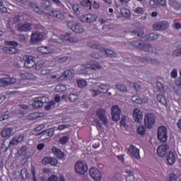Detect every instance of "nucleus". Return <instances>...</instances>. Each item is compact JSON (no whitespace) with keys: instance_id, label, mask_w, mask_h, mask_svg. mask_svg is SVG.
Instances as JSON below:
<instances>
[{"instance_id":"1","label":"nucleus","mask_w":181,"mask_h":181,"mask_svg":"<svg viewBox=\"0 0 181 181\" xmlns=\"http://www.w3.org/2000/svg\"><path fill=\"white\" fill-rule=\"evenodd\" d=\"M16 78L17 80L12 78H4L0 79V87H6V86H9V84H15V83H17L21 85L18 88H22L23 86H26V80L33 78V75L31 74H20L17 76Z\"/></svg>"},{"instance_id":"2","label":"nucleus","mask_w":181,"mask_h":181,"mask_svg":"<svg viewBox=\"0 0 181 181\" xmlns=\"http://www.w3.org/2000/svg\"><path fill=\"white\" fill-rule=\"evenodd\" d=\"M28 19V16L25 14L24 16H19L14 18V22H20L18 24V29L21 32H28L32 29V24L30 23H23V21H26Z\"/></svg>"},{"instance_id":"3","label":"nucleus","mask_w":181,"mask_h":181,"mask_svg":"<svg viewBox=\"0 0 181 181\" xmlns=\"http://www.w3.org/2000/svg\"><path fill=\"white\" fill-rule=\"evenodd\" d=\"M98 88V90H96L95 89L90 90V93L93 97H97V95H98L100 93L105 94L108 93V91H110V88L109 85H106V84H101V85L94 84L93 88Z\"/></svg>"},{"instance_id":"4","label":"nucleus","mask_w":181,"mask_h":181,"mask_svg":"<svg viewBox=\"0 0 181 181\" xmlns=\"http://www.w3.org/2000/svg\"><path fill=\"white\" fill-rule=\"evenodd\" d=\"M5 45L6 46H13V47H4L3 48V52H4V53H8V54H15L16 53H18V48L16 47H18V42H15V41H6L5 42Z\"/></svg>"},{"instance_id":"5","label":"nucleus","mask_w":181,"mask_h":181,"mask_svg":"<svg viewBox=\"0 0 181 181\" xmlns=\"http://www.w3.org/2000/svg\"><path fill=\"white\" fill-rule=\"evenodd\" d=\"M155 122H156V116L153 115V113H147L144 116V124L146 128L151 129V128H153L155 125Z\"/></svg>"},{"instance_id":"6","label":"nucleus","mask_w":181,"mask_h":181,"mask_svg":"<svg viewBox=\"0 0 181 181\" xmlns=\"http://www.w3.org/2000/svg\"><path fill=\"white\" fill-rule=\"evenodd\" d=\"M49 40L52 43H59V44L63 43L65 40H66L67 42H76L73 40V38H71V37L69 34H66L65 36L62 35L61 37H57V35H52V39Z\"/></svg>"},{"instance_id":"7","label":"nucleus","mask_w":181,"mask_h":181,"mask_svg":"<svg viewBox=\"0 0 181 181\" xmlns=\"http://www.w3.org/2000/svg\"><path fill=\"white\" fill-rule=\"evenodd\" d=\"M87 170H88V168L86 163L83 161H78L76 163L75 172H76L78 175H86Z\"/></svg>"},{"instance_id":"8","label":"nucleus","mask_w":181,"mask_h":181,"mask_svg":"<svg viewBox=\"0 0 181 181\" xmlns=\"http://www.w3.org/2000/svg\"><path fill=\"white\" fill-rule=\"evenodd\" d=\"M45 39H46V33L36 31L32 34L30 42L31 43H39V42H42V40H45Z\"/></svg>"},{"instance_id":"9","label":"nucleus","mask_w":181,"mask_h":181,"mask_svg":"<svg viewBox=\"0 0 181 181\" xmlns=\"http://www.w3.org/2000/svg\"><path fill=\"white\" fill-rule=\"evenodd\" d=\"M157 136L160 142H166L168 141V129L164 126L159 127Z\"/></svg>"},{"instance_id":"10","label":"nucleus","mask_w":181,"mask_h":181,"mask_svg":"<svg viewBox=\"0 0 181 181\" xmlns=\"http://www.w3.org/2000/svg\"><path fill=\"white\" fill-rule=\"evenodd\" d=\"M132 118L136 124H141L144 120V113L139 108H134L132 112Z\"/></svg>"},{"instance_id":"11","label":"nucleus","mask_w":181,"mask_h":181,"mask_svg":"<svg viewBox=\"0 0 181 181\" xmlns=\"http://www.w3.org/2000/svg\"><path fill=\"white\" fill-rule=\"evenodd\" d=\"M111 115L112 121H119L121 119V109L119 106L115 105L111 107Z\"/></svg>"},{"instance_id":"12","label":"nucleus","mask_w":181,"mask_h":181,"mask_svg":"<svg viewBox=\"0 0 181 181\" xmlns=\"http://www.w3.org/2000/svg\"><path fill=\"white\" fill-rule=\"evenodd\" d=\"M89 173L90 176L92 177V179H93V180L101 181V179H103L101 172H100V170L96 168H90Z\"/></svg>"},{"instance_id":"13","label":"nucleus","mask_w":181,"mask_h":181,"mask_svg":"<svg viewBox=\"0 0 181 181\" xmlns=\"http://www.w3.org/2000/svg\"><path fill=\"white\" fill-rule=\"evenodd\" d=\"M68 28H69V29H71V30H73V32H74L75 33H81L84 31L83 25H80L79 23H76L73 22L68 23Z\"/></svg>"},{"instance_id":"14","label":"nucleus","mask_w":181,"mask_h":181,"mask_svg":"<svg viewBox=\"0 0 181 181\" xmlns=\"http://www.w3.org/2000/svg\"><path fill=\"white\" fill-rule=\"evenodd\" d=\"M81 21L85 23H93L97 21V15L95 14H88L83 15L81 16Z\"/></svg>"},{"instance_id":"15","label":"nucleus","mask_w":181,"mask_h":181,"mask_svg":"<svg viewBox=\"0 0 181 181\" xmlns=\"http://www.w3.org/2000/svg\"><path fill=\"white\" fill-rule=\"evenodd\" d=\"M47 98L42 97V98H35L33 100L32 105L34 108H41L43 107V103H46Z\"/></svg>"},{"instance_id":"16","label":"nucleus","mask_w":181,"mask_h":181,"mask_svg":"<svg viewBox=\"0 0 181 181\" xmlns=\"http://www.w3.org/2000/svg\"><path fill=\"white\" fill-rule=\"evenodd\" d=\"M168 151H169V145L163 144L157 148V155L159 158H164L165 155L168 153Z\"/></svg>"},{"instance_id":"17","label":"nucleus","mask_w":181,"mask_h":181,"mask_svg":"<svg viewBox=\"0 0 181 181\" xmlns=\"http://www.w3.org/2000/svg\"><path fill=\"white\" fill-rule=\"evenodd\" d=\"M165 162L169 166L175 165V163L176 162V153L172 151L168 152L165 156Z\"/></svg>"},{"instance_id":"18","label":"nucleus","mask_w":181,"mask_h":181,"mask_svg":"<svg viewBox=\"0 0 181 181\" xmlns=\"http://www.w3.org/2000/svg\"><path fill=\"white\" fill-rule=\"evenodd\" d=\"M100 67L101 66H100V64H98V62H95L91 64L84 65L83 66V69H81L80 74H85V73H87V71H88L87 70H90V69L91 70H97V69H100ZM84 69H86V70Z\"/></svg>"},{"instance_id":"19","label":"nucleus","mask_w":181,"mask_h":181,"mask_svg":"<svg viewBox=\"0 0 181 181\" xmlns=\"http://www.w3.org/2000/svg\"><path fill=\"white\" fill-rule=\"evenodd\" d=\"M43 165H51V166H57L59 165V160L53 157H45L42 160Z\"/></svg>"},{"instance_id":"20","label":"nucleus","mask_w":181,"mask_h":181,"mask_svg":"<svg viewBox=\"0 0 181 181\" xmlns=\"http://www.w3.org/2000/svg\"><path fill=\"white\" fill-rule=\"evenodd\" d=\"M96 115L98 117V118L100 119V121L103 122L105 125H107L108 124V119H107V115L105 114V110L104 109H98L96 111Z\"/></svg>"},{"instance_id":"21","label":"nucleus","mask_w":181,"mask_h":181,"mask_svg":"<svg viewBox=\"0 0 181 181\" xmlns=\"http://www.w3.org/2000/svg\"><path fill=\"white\" fill-rule=\"evenodd\" d=\"M74 77V71L73 70H66L62 75L58 78V80L63 81V80H71Z\"/></svg>"},{"instance_id":"22","label":"nucleus","mask_w":181,"mask_h":181,"mask_svg":"<svg viewBox=\"0 0 181 181\" xmlns=\"http://www.w3.org/2000/svg\"><path fill=\"white\" fill-rule=\"evenodd\" d=\"M134 47H138V49H141L142 50H145V52H152V45L149 44H141L138 42H135L133 44Z\"/></svg>"},{"instance_id":"23","label":"nucleus","mask_w":181,"mask_h":181,"mask_svg":"<svg viewBox=\"0 0 181 181\" xmlns=\"http://www.w3.org/2000/svg\"><path fill=\"white\" fill-rule=\"evenodd\" d=\"M37 50L38 52H40V53H43L45 54H50V53H53V52H54V48H53V47L50 45H47L39 47L37 48Z\"/></svg>"},{"instance_id":"24","label":"nucleus","mask_w":181,"mask_h":181,"mask_svg":"<svg viewBox=\"0 0 181 181\" xmlns=\"http://www.w3.org/2000/svg\"><path fill=\"white\" fill-rule=\"evenodd\" d=\"M24 60H25L24 65L28 69H31V67H33V66H35V59L32 56H25L24 57Z\"/></svg>"},{"instance_id":"25","label":"nucleus","mask_w":181,"mask_h":181,"mask_svg":"<svg viewBox=\"0 0 181 181\" xmlns=\"http://www.w3.org/2000/svg\"><path fill=\"white\" fill-rule=\"evenodd\" d=\"M127 151L132 155V156H134V158H136V159H139V150L138 148H136V146L131 145Z\"/></svg>"},{"instance_id":"26","label":"nucleus","mask_w":181,"mask_h":181,"mask_svg":"<svg viewBox=\"0 0 181 181\" xmlns=\"http://www.w3.org/2000/svg\"><path fill=\"white\" fill-rule=\"evenodd\" d=\"M52 152L53 155H54V156H56V158L58 159H64V153L63 151H62V150L57 148V147H53L52 148Z\"/></svg>"},{"instance_id":"27","label":"nucleus","mask_w":181,"mask_h":181,"mask_svg":"<svg viewBox=\"0 0 181 181\" xmlns=\"http://www.w3.org/2000/svg\"><path fill=\"white\" fill-rule=\"evenodd\" d=\"M54 131L53 129H49V132H43L40 134L41 141H45V139H49V138L53 136Z\"/></svg>"},{"instance_id":"28","label":"nucleus","mask_w":181,"mask_h":181,"mask_svg":"<svg viewBox=\"0 0 181 181\" xmlns=\"http://www.w3.org/2000/svg\"><path fill=\"white\" fill-rule=\"evenodd\" d=\"M56 103H60V95H55L54 100L49 102L45 106V110H50L52 107L56 105Z\"/></svg>"},{"instance_id":"29","label":"nucleus","mask_w":181,"mask_h":181,"mask_svg":"<svg viewBox=\"0 0 181 181\" xmlns=\"http://www.w3.org/2000/svg\"><path fill=\"white\" fill-rule=\"evenodd\" d=\"M120 15L124 19H129L131 18V11H129V9L123 7L120 9Z\"/></svg>"},{"instance_id":"30","label":"nucleus","mask_w":181,"mask_h":181,"mask_svg":"<svg viewBox=\"0 0 181 181\" xmlns=\"http://www.w3.org/2000/svg\"><path fill=\"white\" fill-rule=\"evenodd\" d=\"M159 36L156 33H150L142 37V40H156Z\"/></svg>"},{"instance_id":"31","label":"nucleus","mask_w":181,"mask_h":181,"mask_svg":"<svg viewBox=\"0 0 181 181\" xmlns=\"http://www.w3.org/2000/svg\"><path fill=\"white\" fill-rule=\"evenodd\" d=\"M12 134V129L11 128H6L2 130L1 135L3 138H6L8 136H11Z\"/></svg>"},{"instance_id":"32","label":"nucleus","mask_w":181,"mask_h":181,"mask_svg":"<svg viewBox=\"0 0 181 181\" xmlns=\"http://www.w3.org/2000/svg\"><path fill=\"white\" fill-rule=\"evenodd\" d=\"M116 88H117V90L122 93H127L128 91L127 87H125V86L122 83H117Z\"/></svg>"},{"instance_id":"33","label":"nucleus","mask_w":181,"mask_h":181,"mask_svg":"<svg viewBox=\"0 0 181 181\" xmlns=\"http://www.w3.org/2000/svg\"><path fill=\"white\" fill-rule=\"evenodd\" d=\"M156 98L157 101L160 103V104H162V105H166V99L162 95H157Z\"/></svg>"},{"instance_id":"34","label":"nucleus","mask_w":181,"mask_h":181,"mask_svg":"<svg viewBox=\"0 0 181 181\" xmlns=\"http://www.w3.org/2000/svg\"><path fill=\"white\" fill-rule=\"evenodd\" d=\"M22 141H23V134H20L17 139L13 138L11 141V144H12L13 145H16V144L22 142Z\"/></svg>"},{"instance_id":"35","label":"nucleus","mask_w":181,"mask_h":181,"mask_svg":"<svg viewBox=\"0 0 181 181\" xmlns=\"http://www.w3.org/2000/svg\"><path fill=\"white\" fill-rule=\"evenodd\" d=\"M126 172L127 173H129V175L126 177V181H135V177L134 176V173H132L129 170H126Z\"/></svg>"},{"instance_id":"36","label":"nucleus","mask_w":181,"mask_h":181,"mask_svg":"<svg viewBox=\"0 0 181 181\" xmlns=\"http://www.w3.org/2000/svg\"><path fill=\"white\" fill-rule=\"evenodd\" d=\"M70 138L68 136H64L59 139V144H60L61 145H66V144H67Z\"/></svg>"},{"instance_id":"37","label":"nucleus","mask_w":181,"mask_h":181,"mask_svg":"<svg viewBox=\"0 0 181 181\" xmlns=\"http://www.w3.org/2000/svg\"><path fill=\"white\" fill-rule=\"evenodd\" d=\"M18 153L21 156H28V148L26 146L21 148L18 150Z\"/></svg>"},{"instance_id":"38","label":"nucleus","mask_w":181,"mask_h":181,"mask_svg":"<svg viewBox=\"0 0 181 181\" xmlns=\"http://www.w3.org/2000/svg\"><path fill=\"white\" fill-rule=\"evenodd\" d=\"M40 117V114L38 112H34L31 113L28 115V119H31V121H33V119H37Z\"/></svg>"},{"instance_id":"39","label":"nucleus","mask_w":181,"mask_h":181,"mask_svg":"<svg viewBox=\"0 0 181 181\" xmlns=\"http://www.w3.org/2000/svg\"><path fill=\"white\" fill-rule=\"evenodd\" d=\"M52 16H55L56 18H58V19H64V16L63 14L60 13V12L57 11H53L51 14Z\"/></svg>"},{"instance_id":"40","label":"nucleus","mask_w":181,"mask_h":181,"mask_svg":"<svg viewBox=\"0 0 181 181\" xmlns=\"http://www.w3.org/2000/svg\"><path fill=\"white\" fill-rule=\"evenodd\" d=\"M77 84L80 88H84V87H86L87 86V81H86L83 79H78Z\"/></svg>"},{"instance_id":"41","label":"nucleus","mask_w":181,"mask_h":181,"mask_svg":"<svg viewBox=\"0 0 181 181\" xmlns=\"http://www.w3.org/2000/svg\"><path fill=\"white\" fill-rule=\"evenodd\" d=\"M66 90H67V88L64 85H58L55 88L57 93H62V91H66Z\"/></svg>"},{"instance_id":"42","label":"nucleus","mask_w":181,"mask_h":181,"mask_svg":"<svg viewBox=\"0 0 181 181\" xmlns=\"http://www.w3.org/2000/svg\"><path fill=\"white\" fill-rule=\"evenodd\" d=\"M160 23L161 30H166V29L169 28V22L168 21H162V22H160Z\"/></svg>"},{"instance_id":"43","label":"nucleus","mask_w":181,"mask_h":181,"mask_svg":"<svg viewBox=\"0 0 181 181\" xmlns=\"http://www.w3.org/2000/svg\"><path fill=\"white\" fill-rule=\"evenodd\" d=\"M137 132L139 135H145V132H146V129L144 126H139L137 129Z\"/></svg>"},{"instance_id":"44","label":"nucleus","mask_w":181,"mask_h":181,"mask_svg":"<svg viewBox=\"0 0 181 181\" xmlns=\"http://www.w3.org/2000/svg\"><path fill=\"white\" fill-rule=\"evenodd\" d=\"M68 98L71 103H74V101L77 100L78 97L77 95L72 93L68 95Z\"/></svg>"},{"instance_id":"45","label":"nucleus","mask_w":181,"mask_h":181,"mask_svg":"<svg viewBox=\"0 0 181 181\" xmlns=\"http://www.w3.org/2000/svg\"><path fill=\"white\" fill-rule=\"evenodd\" d=\"M132 100L136 104H142V98L139 96H133L132 97Z\"/></svg>"},{"instance_id":"46","label":"nucleus","mask_w":181,"mask_h":181,"mask_svg":"<svg viewBox=\"0 0 181 181\" xmlns=\"http://www.w3.org/2000/svg\"><path fill=\"white\" fill-rule=\"evenodd\" d=\"M21 176L23 179H26L29 177V173H28V170H26L25 168L21 170Z\"/></svg>"},{"instance_id":"47","label":"nucleus","mask_w":181,"mask_h":181,"mask_svg":"<svg viewBox=\"0 0 181 181\" xmlns=\"http://www.w3.org/2000/svg\"><path fill=\"white\" fill-rule=\"evenodd\" d=\"M82 6H86V8H91V1L90 0H83L81 1Z\"/></svg>"},{"instance_id":"48","label":"nucleus","mask_w":181,"mask_h":181,"mask_svg":"<svg viewBox=\"0 0 181 181\" xmlns=\"http://www.w3.org/2000/svg\"><path fill=\"white\" fill-rule=\"evenodd\" d=\"M177 176L175 174L171 173L170 174L168 181H177Z\"/></svg>"},{"instance_id":"49","label":"nucleus","mask_w":181,"mask_h":181,"mask_svg":"<svg viewBox=\"0 0 181 181\" xmlns=\"http://www.w3.org/2000/svg\"><path fill=\"white\" fill-rule=\"evenodd\" d=\"M103 52H105V53L107 55V56H114V54H115V52H114V51L111 50V49H105L104 48H103Z\"/></svg>"},{"instance_id":"50","label":"nucleus","mask_w":181,"mask_h":181,"mask_svg":"<svg viewBox=\"0 0 181 181\" xmlns=\"http://www.w3.org/2000/svg\"><path fill=\"white\" fill-rule=\"evenodd\" d=\"M153 28L154 29V30H161L160 22L155 23L153 25Z\"/></svg>"},{"instance_id":"51","label":"nucleus","mask_w":181,"mask_h":181,"mask_svg":"<svg viewBox=\"0 0 181 181\" xmlns=\"http://www.w3.org/2000/svg\"><path fill=\"white\" fill-rule=\"evenodd\" d=\"M149 4H150V6L151 8H153L154 9H156V8H158V2H156V1L151 0Z\"/></svg>"},{"instance_id":"52","label":"nucleus","mask_w":181,"mask_h":181,"mask_svg":"<svg viewBox=\"0 0 181 181\" xmlns=\"http://www.w3.org/2000/svg\"><path fill=\"white\" fill-rule=\"evenodd\" d=\"M143 11L144 8H142V7H136L133 11V12H134V13H136L137 15H139V13H141Z\"/></svg>"},{"instance_id":"53","label":"nucleus","mask_w":181,"mask_h":181,"mask_svg":"<svg viewBox=\"0 0 181 181\" xmlns=\"http://www.w3.org/2000/svg\"><path fill=\"white\" fill-rule=\"evenodd\" d=\"M57 180H59V177H58L57 175H51V176L48 178V180H47V181H57Z\"/></svg>"},{"instance_id":"54","label":"nucleus","mask_w":181,"mask_h":181,"mask_svg":"<svg viewBox=\"0 0 181 181\" xmlns=\"http://www.w3.org/2000/svg\"><path fill=\"white\" fill-rule=\"evenodd\" d=\"M41 74L42 76H47V74H50V69H42L41 71Z\"/></svg>"},{"instance_id":"55","label":"nucleus","mask_w":181,"mask_h":181,"mask_svg":"<svg viewBox=\"0 0 181 181\" xmlns=\"http://www.w3.org/2000/svg\"><path fill=\"white\" fill-rule=\"evenodd\" d=\"M171 77L173 78H176L177 77V69H173L171 71Z\"/></svg>"},{"instance_id":"56","label":"nucleus","mask_w":181,"mask_h":181,"mask_svg":"<svg viewBox=\"0 0 181 181\" xmlns=\"http://www.w3.org/2000/svg\"><path fill=\"white\" fill-rule=\"evenodd\" d=\"M66 128H69L67 124H61L58 127V131H63V129H66Z\"/></svg>"},{"instance_id":"57","label":"nucleus","mask_w":181,"mask_h":181,"mask_svg":"<svg viewBox=\"0 0 181 181\" xmlns=\"http://www.w3.org/2000/svg\"><path fill=\"white\" fill-rule=\"evenodd\" d=\"M33 8L35 11V12H36V13H42V11L39 10V7H37V6H36V4H33Z\"/></svg>"},{"instance_id":"58","label":"nucleus","mask_w":181,"mask_h":181,"mask_svg":"<svg viewBox=\"0 0 181 181\" xmlns=\"http://www.w3.org/2000/svg\"><path fill=\"white\" fill-rule=\"evenodd\" d=\"M159 5H161V6H166V1L165 0H157Z\"/></svg>"},{"instance_id":"59","label":"nucleus","mask_w":181,"mask_h":181,"mask_svg":"<svg viewBox=\"0 0 181 181\" xmlns=\"http://www.w3.org/2000/svg\"><path fill=\"white\" fill-rule=\"evenodd\" d=\"M20 107L23 108V110H27L29 107V104L28 103H23L20 105Z\"/></svg>"},{"instance_id":"60","label":"nucleus","mask_w":181,"mask_h":181,"mask_svg":"<svg viewBox=\"0 0 181 181\" xmlns=\"http://www.w3.org/2000/svg\"><path fill=\"white\" fill-rule=\"evenodd\" d=\"M134 88L136 91H141V85L138 83H134Z\"/></svg>"},{"instance_id":"61","label":"nucleus","mask_w":181,"mask_h":181,"mask_svg":"<svg viewBox=\"0 0 181 181\" xmlns=\"http://www.w3.org/2000/svg\"><path fill=\"white\" fill-rule=\"evenodd\" d=\"M72 9L74 11L76 12V13H77V12H78V9H79L78 5H76V4L72 6Z\"/></svg>"},{"instance_id":"62","label":"nucleus","mask_w":181,"mask_h":181,"mask_svg":"<svg viewBox=\"0 0 181 181\" xmlns=\"http://www.w3.org/2000/svg\"><path fill=\"white\" fill-rule=\"evenodd\" d=\"M44 148H45V144H40L37 146V149L38 151H42V149H43Z\"/></svg>"},{"instance_id":"63","label":"nucleus","mask_w":181,"mask_h":181,"mask_svg":"<svg viewBox=\"0 0 181 181\" xmlns=\"http://www.w3.org/2000/svg\"><path fill=\"white\" fill-rule=\"evenodd\" d=\"M45 128V125L40 124L39 127L35 128V131H42Z\"/></svg>"},{"instance_id":"64","label":"nucleus","mask_w":181,"mask_h":181,"mask_svg":"<svg viewBox=\"0 0 181 181\" xmlns=\"http://www.w3.org/2000/svg\"><path fill=\"white\" fill-rule=\"evenodd\" d=\"M175 56H180V54H181V47L178 50L175 51Z\"/></svg>"}]
</instances>
